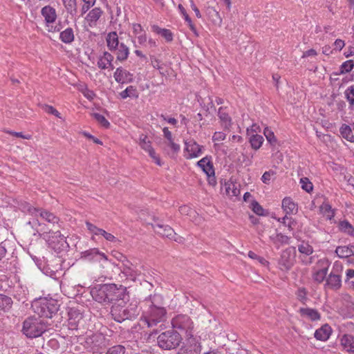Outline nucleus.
Instances as JSON below:
<instances>
[{"instance_id":"nucleus-1","label":"nucleus","mask_w":354,"mask_h":354,"mask_svg":"<svg viewBox=\"0 0 354 354\" xmlns=\"http://www.w3.org/2000/svg\"><path fill=\"white\" fill-rule=\"evenodd\" d=\"M25 229L27 233L34 236L38 234V236H41V232H42L44 239L46 240L48 245H53L55 243L54 239L59 238V243L61 245L59 248L68 247L66 237L61 234L58 229L56 230L49 229L46 225H41L35 217L30 218L26 222Z\"/></svg>"},{"instance_id":"nucleus-2","label":"nucleus","mask_w":354,"mask_h":354,"mask_svg":"<svg viewBox=\"0 0 354 354\" xmlns=\"http://www.w3.org/2000/svg\"><path fill=\"white\" fill-rule=\"evenodd\" d=\"M129 299L122 297L119 302H115L111 308L112 318L117 322L122 323L126 320L136 319L140 314L136 302H129Z\"/></svg>"},{"instance_id":"nucleus-3","label":"nucleus","mask_w":354,"mask_h":354,"mask_svg":"<svg viewBox=\"0 0 354 354\" xmlns=\"http://www.w3.org/2000/svg\"><path fill=\"white\" fill-rule=\"evenodd\" d=\"M31 300L30 309L32 310L39 317L52 318L58 310L59 305L58 301L52 298H39L32 296L27 300Z\"/></svg>"},{"instance_id":"nucleus-4","label":"nucleus","mask_w":354,"mask_h":354,"mask_svg":"<svg viewBox=\"0 0 354 354\" xmlns=\"http://www.w3.org/2000/svg\"><path fill=\"white\" fill-rule=\"evenodd\" d=\"M107 47L116 56L117 61L124 62L129 56V49L123 43H120L116 32H109L106 38Z\"/></svg>"},{"instance_id":"nucleus-5","label":"nucleus","mask_w":354,"mask_h":354,"mask_svg":"<svg viewBox=\"0 0 354 354\" xmlns=\"http://www.w3.org/2000/svg\"><path fill=\"white\" fill-rule=\"evenodd\" d=\"M181 335L174 329L161 333L157 337L158 346L163 350L177 348L182 343Z\"/></svg>"},{"instance_id":"nucleus-6","label":"nucleus","mask_w":354,"mask_h":354,"mask_svg":"<svg viewBox=\"0 0 354 354\" xmlns=\"http://www.w3.org/2000/svg\"><path fill=\"white\" fill-rule=\"evenodd\" d=\"M46 328L40 317L36 315H30L24 321V335L29 338L41 336Z\"/></svg>"},{"instance_id":"nucleus-7","label":"nucleus","mask_w":354,"mask_h":354,"mask_svg":"<svg viewBox=\"0 0 354 354\" xmlns=\"http://www.w3.org/2000/svg\"><path fill=\"white\" fill-rule=\"evenodd\" d=\"M171 324L174 328L185 331L187 343L192 346V344L196 340L193 335L194 323L190 317L186 315H178L172 319Z\"/></svg>"},{"instance_id":"nucleus-8","label":"nucleus","mask_w":354,"mask_h":354,"mask_svg":"<svg viewBox=\"0 0 354 354\" xmlns=\"http://www.w3.org/2000/svg\"><path fill=\"white\" fill-rule=\"evenodd\" d=\"M167 311L163 307L151 304L142 320L147 324L148 327H153L159 323H164L167 319Z\"/></svg>"},{"instance_id":"nucleus-9","label":"nucleus","mask_w":354,"mask_h":354,"mask_svg":"<svg viewBox=\"0 0 354 354\" xmlns=\"http://www.w3.org/2000/svg\"><path fill=\"white\" fill-rule=\"evenodd\" d=\"M82 345L88 352L100 353L106 346V338L102 333H93L86 337Z\"/></svg>"},{"instance_id":"nucleus-10","label":"nucleus","mask_w":354,"mask_h":354,"mask_svg":"<svg viewBox=\"0 0 354 354\" xmlns=\"http://www.w3.org/2000/svg\"><path fill=\"white\" fill-rule=\"evenodd\" d=\"M296 248L293 246L283 250L278 261L279 268L286 272L290 270L296 261Z\"/></svg>"},{"instance_id":"nucleus-11","label":"nucleus","mask_w":354,"mask_h":354,"mask_svg":"<svg viewBox=\"0 0 354 354\" xmlns=\"http://www.w3.org/2000/svg\"><path fill=\"white\" fill-rule=\"evenodd\" d=\"M108 292H107V304H113L115 302H119V299H122V297H125V299H129V296L126 293V288L122 286H120L118 287L114 283H109L106 286Z\"/></svg>"},{"instance_id":"nucleus-12","label":"nucleus","mask_w":354,"mask_h":354,"mask_svg":"<svg viewBox=\"0 0 354 354\" xmlns=\"http://www.w3.org/2000/svg\"><path fill=\"white\" fill-rule=\"evenodd\" d=\"M154 224H151L153 228L157 234L162 236H165L169 238V239H172L176 242L181 241V237L177 236L176 233L174 232L173 228L167 225H164L162 221H160L158 218H153Z\"/></svg>"},{"instance_id":"nucleus-13","label":"nucleus","mask_w":354,"mask_h":354,"mask_svg":"<svg viewBox=\"0 0 354 354\" xmlns=\"http://www.w3.org/2000/svg\"><path fill=\"white\" fill-rule=\"evenodd\" d=\"M185 150L188 153L185 156L187 159L197 158L202 153L203 146L199 145L195 140H190L185 142Z\"/></svg>"},{"instance_id":"nucleus-14","label":"nucleus","mask_w":354,"mask_h":354,"mask_svg":"<svg viewBox=\"0 0 354 354\" xmlns=\"http://www.w3.org/2000/svg\"><path fill=\"white\" fill-rule=\"evenodd\" d=\"M68 325L71 330H76L80 321L82 319V315L75 308H71L68 313Z\"/></svg>"},{"instance_id":"nucleus-15","label":"nucleus","mask_w":354,"mask_h":354,"mask_svg":"<svg viewBox=\"0 0 354 354\" xmlns=\"http://www.w3.org/2000/svg\"><path fill=\"white\" fill-rule=\"evenodd\" d=\"M113 77L115 80L120 84L131 82L133 80V75L122 67L116 68Z\"/></svg>"},{"instance_id":"nucleus-16","label":"nucleus","mask_w":354,"mask_h":354,"mask_svg":"<svg viewBox=\"0 0 354 354\" xmlns=\"http://www.w3.org/2000/svg\"><path fill=\"white\" fill-rule=\"evenodd\" d=\"M86 225L87 227V229L93 234L95 235H99L101 234L104 237V239L109 241H115L116 238L111 233H109L106 232L105 230L97 227L95 225L91 223L90 222L86 221Z\"/></svg>"},{"instance_id":"nucleus-17","label":"nucleus","mask_w":354,"mask_h":354,"mask_svg":"<svg viewBox=\"0 0 354 354\" xmlns=\"http://www.w3.org/2000/svg\"><path fill=\"white\" fill-rule=\"evenodd\" d=\"M107 283L101 285L97 289L92 291L93 299L100 304H107Z\"/></svg>"},{"instance_id":"nucleus-18","label":"nucleus","mask_w":354,"mask_h":354,"mask_svg":"<svg viewBox=\"0 0 354 354\" xmlns=\"http://www.w3.org/2000/svg\"><path fill=\"white\" fill-rule=\"evenodd\" d=\"M41 13L47 24H53L57 19L55 9L50 6H46L42 8Z\"/></svg>"},{"instance_id":"nucleus-19","label":"nucleus","mask_w":354,"mask_h":354,"mask_svg":"<svg viewBox=\"0 0 354 354\" xmlns=\"http://www.w3.org/2000/svg\"><path fill=\"white\" fill-rule=\"evenodd\" d=\"M197 166L202 169V170L207 174H214V168L213 163L211 161V156H205L197 162Z\"/></svg>"},{"instance_id":"nucleus-20","label":"nucleus","mask_w":354,"mask_h":354,"mask_svg":"<svg viewBox=\"0 0 354 354\" xmlns=\"http://www.w3.org/2000/svg\"><path fill=\"white\" fill-rule=\"evenodd\" d=\"M299 312L302 317H306L311 321H317L321 319L320 313L315 309L310 308H301Z\"/></svg>"},{"instance_id":"nucleus-21","label":"nucleus","mask_w":354,"mask_h":354,"mask_svg":"<svg viewBox=\"0 0 354 354\" xmlns=\"http://www.w3.org/2000/svg\"><path fill=\"white\" fill-rule=\"evenodd\" d=\"M331 328L328 324H324L315 332V337L321 341L327 340L330 335Z\"/></svg>"},{"instance_id":"nucleus-22","label":"nucleus","mask_w":354,"mask_h":354,"mask_svg":"<svg viewBox=\"0 0 354 354\" xmlns=\"http://www.w3.org/2000/svg\"><path fill=\"white\" fill-rule=\"evenodd\" d=\"M39 214L42 218L52 224L53 226L55 227V230L60 227V225H59V218L53 213L48 211H41Z\"/></svg>"},{"instance_id":"nucleus-23","label":"nucleus","mask_w":354,"mask_h":354,"mask_svg":"<svg viewBox=\"0 0 354 354\" xmlns=\"http://www.w3.org/2000/svg\"><path fill=\"white\" fill-rule=\"evenodd\" d=\"M341 277L339 274L330 273L327 279L326 284L333 289L337 290L341 287L342 285Z\"/></svg>"},{"instance_id":"nucleus-24","label":"nucleus","mask_w":354,"mask_h":354,"mask_svg":"<svg viewBox=\"0 0 354 354\" xmlns=\"http://www.w3.org/2000/svg\"><path fill=\"white\" fill-rule=\"evenodd\" d=\"M151 28L154 32L160 35L167 41L170 42L173 40V34L170 30L161 28L157 25L152 26Z\"/></svg>"},{"instance_id":"nucleus-25","label":"nucleus","mask_w":354,"mask_h":354,"mask_svg":"<svg viewBox=\"0 0 354 354\" xmlns=\"http://www.w3.org/2000/svg\"><path fill=\"white\" fill-rule=\"evenodd\" d=\"M59 38L61 41L65 44H71L73 42L75 38L73 28H67L66 30L61 32Z\"/></svg>"},{"instance_id":"nucleus-26","label":"nucleus","mask_w":354,"mask_h":354,"mask_svg":"<svg viewBox=\"0 0 354 354\" xmlns=\"http://www.w3.org/2000/svg\"><path fill=\"white\" fill-rule=\"evenodd\" d=\"M342 136L349 142H354V135L353 133L351 128L346 124H343L339 129Z\"/></svg>"},{"instance_id":"nucleus-27","label":"nucleus","mask_w":354,"mask_h":354,"mask_svg":"<svg viewBox=\"0 0 354 354\" xmlns=\"http://www.w3.org/2000/svg\"><path fill=\"white\" fill-rule=\"evenodd\" d=\"M335 252L339 258H347L353 256L351 245L347 246H338L335 250Z\"/></svg>"},{"instance_id":"nucleus-28","label":"nucleus","mask_w":354,"mask_h":354,"mask_svg":"<svg viewBox=\"0 0 354 354\" xmlns=\"http://www.w3.org/2000/svg\"><path fill=\"white\" fill-rule=\"evenodd\" d=\"M113 60V56L108 52H104L103 56L100 57L97 61V66L101 69L108 68V63Z\"/></svg>"},{"instance_id":"nucleus-29","label":"nucleus","mask_w":354,"mask_h":354,"mask_svg":"<svg viewBox=\"0 0 354 354\" xmlns=\"http://www.w3.org/2000/svg\"><path fill=\"white\" fill-rule=\"evenodd\" d=\"M282 208L286 214H292L295 209H297L296 204L290 198H285L282 201Z\"/></svg>"},{"instance_id":"nucleus-30","label":"nucleus","mask_w":354,"mask_h":354,"mask_svg":"<svg viewBox=\"0 0 354 354\" xmlns=\"http://www.w3.org/2000/svg\"><path fill=\"white\" fill-rule=\"evenodd\" d=\"M62 1L68 13L72 16L77 15V10L76 0H62Z\"/></svg>"},{"instance_id":"nucleus-31","label":"nucleus","mask_w":354,"mask_h":354,"mask_svg":"<svg viewBox=\"0 0 354 354\" xmlns=\"http://www.w3.org/2000/svg\"><path fill=\"white\" fill-rule=\"evenodd\" d=\"M12 300L10 297L0 294V310L8 311L12 306Z\"/></svg>"},{"instance_id":"nucleus-32","label":"nucleus","mask_w":354,"mask_h":354,"mask_svg":"<svg viewBox=\"0 0 354 354\" xmlns=\"http://www.w3.org/2000/svg\"><path fill=\"white\" fill-rule=\"evenodd\" d=\"M342 342V345L348 352H354V337L352 335H344Z\"/></svg>"},{"instance_id":"nucleus-33","label":"nucleus","mask_w":354,"mask_h":354,"mask_svg":"<svg viewBox=\"0 0 354 354\" xmlns=\"http://www.w3.org/2000/svg\"><path fill=\"white\" fill-rule=\"evenodd\" d=\"M339 227L342 232L346 233L350 236H354V227L346 220L340 221L339 224Z\"/></svg>"},{"instance_id":"nucleus-34","label":"nucleus","mask_w":354,"mask_h":354,"mask_svg":"<svg viewBox=\"0 0 354 354\" xmlns=\"http://www.w3.org/2000/svg\"><path fill=\"white\" fill-rule=\"evenodd\" d=\"M226 194L230 196H238L240 194V189L234 183H225Z\"/></svg>"},{"instance_id":"nucleus-35","label":"nucleus","mask_w":354,"mask_h":354,"mask_svg":"<svg viewBox=\"0 0 354 354\" xmlns=\"http://www.w3.org/2000/svg\"><path fill=\"white\" fill-rule=\"evenodd\" d=\"M102 14V11L100 8L92 9L87 15L86 19L90 22H96Z\"/></svg>"},{"instance_id":"nucleus-36","label":"nucleus","mask_w":354,"mask_h":354,"mask_svg":"<svg viewBox=\"0 0 354 354\" xmlns=\"http://www.w3.org/2000/svg\"><path fill=\"white\" fill-rule=\"evenodd\" d=\"M263 142V136L258 134L252 135L250 138L251 146L255 150L259 149L261 147Z\"/></svg>"},{"instance_id":"nucleus-37","label":"nucleus","mask_w":354,"mask_h":354,"mask_svg":"<svg viewBox=\"0 0 354 354\" xmlns=\"http://www.w3.org/2000/svg\"><path fill=\"white\" fill-rule=\"evenodd\" d=\"M127 351L126 348L121 344H116L109 347L105 354H125Z\"/></svg>"},{"instance_id":"nucleus-38","label":"nucleus","mask_w":354,"mask_h":354,"mask_svg":"<svg viewBox=\"0 0 354 354\" xmlns=\"http://www.w3.org/2000/svg\"><path fill=\"white\" fill-rule=\"evenodd\" d=\"M270 239L272 240L274 244L277 243L281 244H289V241L290 239V237L283 234L282 233H277L274 237L271 236Z\"/></svg>"},{"instance_id":"nucleus-39","label":"nucleus","mask_w":354,"mask_h":354,"mask_svg":"<svg viewBox=\"0 0 354 354\" xmlns=\"http://www.w3.org/2000/svg\"><path fill=\"white\" fill-rule=\"evenodd\" d=\"M121 98L126 99L128 97H138L136 89L133 86H128L124 91L120 93Z\"/></svg>"},{"instance_id":"nucleus-40","label":"nucleus","mask_w":354,"mask_h":354,"mask_svg":"<svg viewBox=\"0 0 354 354\" xmlns=\"http://www.w3.org/2000/svg\"><path fill=\"white\" fill-rule=\"evenodd\" d=\"M328 268H324L315 272L313 279L318 283H322L326 278L327 274Z\"/></svg>"},{"instance_id":"nucleus-41","label":"nucleus","mask_w":354,"mask_h":354,"mask_svg":"<svg viewBox=\"0 0 354 354\" xmlns=\"http://www.w3.org/2000/svg\"><path fill=\"white\" fill-rule=\"evenodd\" d=\"M37 247L35 244L30 243L29 247L27 249V252L29 254V256L32 259V260L39 265V258L37 256L39 254V252L37 250Z\"/></svg>"},{"instance_id":"nucleus-42","label":"nucleus","mask_w":354,"mask_h":354,"mask_svg":"<svg viewBox=\"0 0 354 354\" xmlns=\"http://www.w3.org/2000/svg\"><path fill=\"white\" fill-rule=\"evenodd\" d=\"M298 250L300 253L304 254L307 256L310 255L313 252V247L304 241L298 246Z\"/></svg>"},{"instance_id":"nucleus-43","label":"nucleus","mask_w":354,"mask_h":354,"mask_svg":"<svg viewBox=\"0 0 354 354\" xmlns=\"http://www.w3.org/2000/svg\"><path fill=\"white\" fill-rule=\"evenodd\" d=\"M139 145L140 147L146 151H149L150 149L152 148L151 141L148 140L147 136L144 134H142L140 136Z\"/></svg>"},{"instance_id":"nucleus-44","label":"nucleus","mask_w":354,"mask_h":354,"mask_svg":"<svg viewBox=\"0 0 354 354\" xmlns=\"http://www.w3.org/2000/svg\"><path fill=\"white\" fill-rule=\"evenodd\" d=\"M264 135L268 140V142L273 147H274L277 142V140L274 134V133L269 129L268 127L264 129Z\"/></svg>"},{"instance_id":"nucleus-45","label":"nucleus","mask_w":354,"mask_h":354,"mask_svg":"<svg viewBox=\"0 0 354 354\" xmlns=\"http://www.w3.org/2000/svg\"><path fill=\"white\" fill-rule=\"evenodd\" d=\"M192 348V350H193L194 353L193 354H217L214 351H203L202 346L200 343H198L197 341L192 344V346H190Z\"/></svg>"},{"instance_id":"nucleus-46","label":"nucleus","mask_w":354,"mask_h":354,"mask_svg":"<svg viewBox=\"0 0 354 354\" xmlns=\"http://www.w3.org/2000/svg\"><path fill=\"white\" fill-rule=\"evenodd\" d=\"M100 254V250L97 248H91L82 252V257L87 259L88 260L93 259L95 256Z\"/></svg>"},{"instance_id":"nucleus-47","label":"nucleus","mask_w":354,"mask_h":354,"mask_svg":"<svg viewBox=\"0 0 354 354\" xmlns=\"http://www.w3.org/2000/svg\"><path fill=\"white\" fill-rule=\"evenodd\" d=\"M92 115L103 127L107 129L110 127L109 122L102 115L97 113H94L92 114Z\"/></svg>"},{"instance_id":"nucleus-48","label":"nucleus","mask_w":354,"mask_h":354,"mask_svg":"<svg viewBox=\"0 0 354 354\" xmlns=\"http://www.w3.org/2000/svg\"><path fill=\"white\" fill-rule=\"evenodd\" d=\"M218 115L221 121L225 123V125L230 124L231 118L228 113L225 111L223 107H220L218 112Z\"/></svg>"},{"instance_id":"nucleus-49","label":"nucleus","mask_w":354,"mask_h":354,"mask_svg":"<svg viewBox=\"0 0 354 354\" xmlns=\"http://www.w3.org/2000/svg\"><path fill=\"white\" fill-rule=\"evenodd\" d=\"M300 183L301 185V188L308 193H310L313 189V183L308 178H301L300 179Z\"/></svg>"},{"instance_id":"nucleus-50","label":"nucleus","mask_w":354,"mask_h":354,"mask_svg":"<svg viewBox=\"0 0 354 354\" xmlns=\"http://www.w3.org/2000/svg\"><path fill=\"white\" fill-rule=\"evenodd\" d=\"M354 68V62L348 60L341 65V73H346L351 72Z\"/></svg>"},{"instance_id":"nucleus-51","label":"nucleus","mask_w":354,"mask_h":354,"mask_svg":"<svg viewBox=\"0 0 354 354\" xmlns=\"http://www.w3.org/2000/svg\"><path fill=\"white\" fill-rule=\"evenodd\" d=\"M320 208H321V210L324 214H327V217L328 219L330 220L333 217H334V216H335L334 212L332 209L331 205H329L328 203H324L321 205Z\"/></svg>"},{"instance_id":"nucleus-52","label":"nucleus","mask_w":354,"mask_h":354,"mask_svg":"<svg viewBox=\"0 0 354 354\" xmlns=\"http://www.w3.org/2000/svg\"><path fill=\"white\" fill-rule=\"evenodd\" d=\"M347 100L354 109V84L349 86L345 92Z\"/></svg>"},{"instance_id":"nucleus-53","label":"nucleus","mask_w":354,"mask_h":354,"mask_svg":"<svg viewBox=\"0 0 354 354\" xmlns=\"http://www.w3.org/2000/svg\"><path fill=\"white\" fill-rule=\"evenodd\" d=\"M307 291L305 288H299L297 292V299L303 304H306L308 297Z\"/></svg>"},{"instance_id":"nucleus-54","label":"nucleus","mask_w":354,"mask_h":354,"mask_svg":"<svg viewBox=\"0 0 354 354\" xmlns=\"http://www.w3.org/2000/svg\"><path fill=\"white\" fill-rule=\"evenodd\" d=\"M251 208L256 214L259 216L263 215L264 209L257 201L254 200L252 201L251 203Z\"/></svg>"},{"instance_id":"nucleus-55","label":"nucleus","mask_w":354,"mask_h":354,"mask_svg":"<svg viewBox=\"0 0 354 354\" xmlns=\"http://www.w3.org/2000/svg\"><path fill=\"white\" fill-rule=\"evenodd\" d=\"M129 264L131 263H129ZM122 272L125 276L129 277L131 279H134L136 275V272L129 266V263H127L124 264V268Z\"/></svg>"},{"instance_id":"nucleus-56","label":"nucleus","mask_w":354,"mask_h":354,"mask_svg":"<svg viewBox=\"0 0 354 354\" xmlns=\"http://www.w3.org/2000/svg\"><path fill=\"white\" fill-rule=\"evenodd\" d=\"M43 109L44 110L45 112L48 113H50V114H52V115H55L56 117L57 118H61L60 116V113L57 111V109H55L53 106H50V105H47V104H45L43 106Z\"/></svg>"},{"instance_id":"nucleus-57","label":"nucleus","mask_w":354,"mask_h":354,"mask_svg":"<svg viewBox=\"0 0 354 354\" xmlns=\"http://www.w3.org/2000/svg\"><path fill=\"white\" fill-rule=\"evenodd\" d=\"M275 172L272 170H269L268 171L264 172L261 177V180L265 184H270L271 176L274 175Z\"/></svg>"},{"instance_id":"nucleus-58","label":"nucleus","mask_w":354,"mask_h":354,"mask_svg":"<svg viewBox=\"0 0 354 354\" xmlns=\"http://www.w3.org/2000/svg\"><path fill=\"white\" fill-rule=\"evenodd\" d=\"M24 212L27 211L30 215L33 216H36L37 215L38 210L36 208L31 207V206L28 203H24Z\"/></svg>"},{"instance_id":"nucleus-59","label":"nucleus","mask_w":354,"mask_h":354,"mask_svg":"<svg viewBox=\"0 0 354 354\" xmlns=\"http://www.w3.org/2000/svg\"><path fill=\"white\" fill-rule=\"evenodd\" d=\"M147 152L149 153V156L154 160V162L158 165H161L160 159L159 156L156 155L153 147L150 149L149 151H147Z\"/></svg>"},{"instance_id":"nucleus-60","label":"nucleus","mask_w":354,"mask_h":354,"mask_svg":"<svg viewBox=\"0 0 354 354\" xmlns=\"http://www.w3.org/2000/svg\"><path fill=\"white\" fill-rule=\"evenodd\" d=\"M225 136H226L225 133H224L223 132H221V131L215 132L213 135L212 140H213V141H221V140H225Z\"/></svg>"},{"instance_id":"nucleus-61","label":"nucleus","mask_w":354,"mask_h":354,"mask_svg":"<svg viewBox=\"0 0 354 354\" xmlns=\"http://www.w3.org/2000/svg\"><path fill=\"white\" fill-rule=\"evenodd\" d=\"M167 145L171 147L174 153H177L180 149V145L175 143L173 140L171 141L168 142Z\"/></svg>"},{"instance_id":"nucleus-62","label":"nucleus","mask_w":354,"mask_h":354,"mask_svg":"<svg viewBox=\"0 0 354 354\" xmlns=\"http://www.w3.org/2000/svg\"><path fill=\"white\" fill-rule=\"evenodd\" d=\"M207 181L209 185L214 187L216 185V180L215 177V174H207Z\"/></svg>"},{"instance_id":"nucleus-63","label":"nucleus","mask_w":354,"mask_h":354,"mask_svg":"<svg viewBox=\"0 0 354 354\" xmlns=\"http://www.w3.org/2000/svg\"><path fill=\"white\" fill-rule=\"evenodd\" d=\"M162 131L165 138L168 140V142L171 141L173 140L171 132L169 130L167 127H164Z\"/></svg>"},{"instance_id":"nucleus-64","label":"nucleus","mask_w":354,"mask_h":354,"mask_svg":"<svg viewBox=\"0 0 354 354\" xmlns=\"http://www.w3.org/2000/svg\"><path fill=\"white\" fill-rule=\"evenodd\" d=\"M142 28L139 24H134L133 25V31L135 35H140L142 32Z\"/></svg>"}]
</instances>
